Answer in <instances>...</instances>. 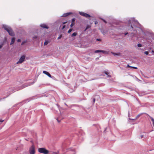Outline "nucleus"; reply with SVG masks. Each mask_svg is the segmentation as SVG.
<instances>
[{
    "label": "nucleus",
    "mask_w": 154,
    "mask_h": 154,
    "mask_svg": "<svg viewBox=\"0 0 154 154\" xmlns=\"http://www.w3.org/2000/svg\"><path fill=\"white\" fill-rule=\"evenodd\" d=\"M3 27L5 30H6L8 33L9 35L11 36L14 35V33L12 29L10 27L6 25H4Z\"/></svg>",
    "instance_id": "obj_1"
},
{
    "label": "nucleus",
    "mask_w": 154,
    "mask_h": 154,
    "mask_svg": "<svg viewBox=\"0 0 154 154\" xmlns=\"http://www.w3.org/2000/svg\"><path fill=\"white\" fill-rule=\"evenodd\" d=\"M38 152L42 153L44 154H48V150L45 149V148H39L38 149Z\"/></svg>",
    "instance_id": "obj_2"
},
{
    "label": "nucleus",
    "mask_w": 154,
    "mask_h": 154,
    "mask_svg": "<svg viewBox=\"0 0 154 154\" xmlns=\"http://www.w3.org/2000/svg\"><path fill=\"white\" fill-rule=\"evenodd\" d=\"M29 152L30 154H35V147L33 145L30 147Z\"/></svg>",
    "instance_id": "obj_3"
},
{
    "label": "nucleus",
    "mask_w": 154,
    "mask_h": 154,
    "mask_svg": "<svg viewBox=\"0 0 154 154\" xmlns=\"http://www.w3.org/2000/svg\"><path fill=\"white\" fill-rule=\"evenodd\" d=\"M25 57L24 55L22 56L20 58L19 61L17 62V64L21 63L25 60Z\"/></svg>",
    "instance_id": "obj_4"
},
{
    "label": "nucleus",
    "mask_w": 154,
    "mask_h": 154,
    "mask_svg": "<svg viewBox=\"0 0 154 154\" xmlns=\"http://www.w3.org/2000/svg\"><path fill=\"white\" fill-rule=\"evenodd\" d=\"M79 14L81 16L87 18L90 17H91L90 15L84 12H79Z\"/></svg>",
    "instance_id": "obj_5"
},
{
    "label": "nucleus",
    "mask_w": 154,
    "mask_h": 154,
    "mask_svg": "<svg viewBox=\"0 0 154 154\" xmlns=\"http://www.w3.org/2000/svg\"><path fill=\"white\" fill-rule=\"evenodd\" d=\"M95 53H97L99 52H102L104 54H106L107 53V52L105 51H103V50H97L95 51Z\"/></svg>",
    "instance_id": "obj_6"
},
{
    "label": "nucleus",
    "mask_w": 154,
    "mask_h": 154,
    "mask_svg": "<svg viewBox=\"0 0 154 154\" xmlns=\"http://www.w3.org/2000/svg\"><path fill=\"white\" fill-rule=\"evenodd\" d=\"M72 13H66L64 14H63L62 16L63 17H66L69 15L71 14Z\"/></svg>",
    "instance_id": "obj_7"
},
{
    "label": "nucleus",
    "mask_w": 154,
    "mask_h": 154,
    "mask_svg": "<svg viewBox=\"0 0 154 154\" xmlns=\"http://www.w3.org/2000/svg\"><path fill=\"white\" fill-rule=\"evenodd\" d=\"M15 38L14 37H13L11 39V42L10 43V45H11L14 44V41H15Z\"/></svg>",
    "instance_id": "obj_8"
},
{
    "label": "nucleus",
    "mask_w": 154,
    "mask_h": 154,
    "mask_svg": "<svg viewBox=\"0 0 154 154\" xmlns=\"http://www.w3.org/2000/svg\"><path fill=\"white\" fill-rule=\"evenodd\" d=\"M41 26L43 28L48 29V27L45 24H42L41 25Z\"/></svg>",
    "instance_id": "obj_9"
},
{
    "label": "nucleus",
    "mask_w": 154,
    "mask_h": 154,
    "mask_svg": "<svg viewBox=\"0 0 154 154\" xmlns=\"http://www.w3.org/2000/svg\"><path fill=\"white\" fill-rule=\"evenodd\" d=\"M111 53L113 54L115 56L117 55V56H120L121 55V54L120 53H114L113 52H112Z\"/></svg>",
    "instance_id": "obj_10"
},
{
    "label": "nucleus",
    "mask_w": 154,
    "mask_h": 154,
    "mask_svg": "<svg viewBox=\"0 0 154 154\" xmlns=\"http://www.w3.org/2000/svg\"><path fill=\"white\" fill-rule=\"evenodd\" d=\"M91 27V26L89 25H87L86 28V29L84 30V31H85L87 29H89V28Z\"/></svg>",
    "instance_id": "obj_11"
},
{
    "label": "nucleus",
    "mask_w": 154,
    "mask_h": 154,
    "mask_svg": "<svg viewBox=\"0 0 154 154\" xmlns=\"http://www.w3.org/2000/svg\"><path fill=\"white\" fill-rule=\"evenodd\" d=\"M146 114V115H147L149 116V117L150 118V119H151L152 121V122H153L154 121V119H153V118L151 117L148 114Z\"/></svg>",
    "instance_id": "obj_12"
},
{
    "label": "nucleus",
    "mask_w": 154,
    "mask_h": 154,
    "mask_svg": "<svg viewBox=\"0 0 154 154\" xmlns=\"http://www.w3.org/2000/svg\"><path fill=\"white\" fill-rule=\"evenodd\" d=\"M144 113H142L141 114H138V115H137L136 116V118H138L141 115H142V114H143Z\"/></svg>",
    "instance_id": "obj_13"
},
{
    "label": "nucleus",
    "mask_w": 154,
    "mask_h": 154,
    "mask_svg": "<svg viewBox=\"0 0 154 154\" xmlns=\"http://www.w3.org/2000/svg\"><path fill=\"white\" fill-rule=\"evenodd\" d=\"M77 35V33L76 32H74L72 35V36L73 37L76 36Z\"/></svg>",
    "instance_id": "obj_14"
},
{
    "label": "nucleus",
    "mask_w": 154,
    "mask_h": 154,
    "mask_svg": "<svg viewBox=\"0 0 154 154\" xmlns=\"http://www.w3.org/2000/svg\"><path fill=\"white\" fill-rule=\"evenodd\" d=\"M75 18H72V20L71 23L74 24V22H75Z\"/></svg>",
    "instance_id": "obj_15"
},
{
    "label": "nucleus",
    "mask_w": 154,
    "mask_h": 154,
    "mask_svg": "<svg viewBox=\"0 0 154 154\" xmlns=\"http://www.w3.org/2000/svg\"><path fill=\"white\" fill-rule=\"evenodd\" d=\"M43 73L44 74H46L47 75H48V72L46 71H43Z\"/></svg>",
    "instance_id": "obj_16"
},
{
    "label": "nucleus",
    "mask_w": 154,
    "mask_h": 154,
    "mask_svg": "<svg viewBox=\"0 0 154 154\" xmlns=\"http://www.w3.org/2000/svg\"><path fill=\"white\" fill-rule=\"evenodd\" d=\"M48 41L47 40V41H46L45 42H44V45H46L48 44Z\"/></svg>",
    "instance_id": "obj_17"
},
{
    "label": "nucleus",
    "mask_w": 154,
    "mask_h": 154,
    "mask_svg": "<svg viewBox=\"0 0 154 154\" xmlns=\"http://www.w3.org/2000/svg\"><path fill=\"white\" fill-rule=\"evenodd\" d=\"M72 30V29H70L68 31V33H70Z\"/></svg>",
    "instance_id": "obj_18"
},
{
    "label": "nucleus",
    "mask_w": 154,
    "mask_h": 154,
    "mask_svg": "<svg viewBox=\"0 0 154 154\" xmlns=\"http://www.w3.org/2000/svg\"><path fill=\"white\" fill-rule=\"evenodd\" d=\"M144 53L146 54V55H148V54H149V53L148 51H145L144 52Z\"/></svg>",
    "instance_id": "obj_19"
},
{
    "label": "nucleus",
    "mask_w": 154,
    "mask_h": 154,
    "mask_svg": "<svg viewBox=\"0 0 154 154\" xmlns=\"http://www.w3.org/2000/svg\"><path fill=\"white\" fill-rule=\"evenodd\" d=\"M137 46L138 47H140L142 46V45L140 44H138L137 45Z\"/></svg>",
    "instance_id": "obj_20"
},
{
    "label": "nucleus",
    "mask_w": 154,
    "mask_h": 154,
    "mask_svg": "<svg viewBox=\"0 0 154 154\" xmlns=\"http://www.w3.org/2000/svg\"><path fill=\"white\" fill-rule=\"evenodd\" d=\"M104 73H105L107 75H108L109 74V73L106 71H105Z\"/></svg>",
    "instance_id": "obj_21"
},
{
    "label": "nucleus",
    "mask_w": 154,
    "mask_h": 154,
    "mask_svg": "<svg viewBox=\"0 0 154 154\" xmlns=\"http://www.w3.org/2000/svg\"><path fill=\"white\" fill-rule=\"evenodd\" d=\"M74 23H71V25H70V26L71 27H72L74 25Z\"/></svg>",
    "instance_id": "obj_22"
},
{
    "label": "nucleus",
    "mask_w": 154,
    "mask_h": 154,
    "mask_svg": "<svg viewBox=\"0 0 154 154\" xmlns=\"http://www.w3.org/2000/svg\"><path fill=\"white\" fill-rule=\"evenodd\" d=\"M131 68H134V69H137V67L131 66Z\"/></svg>",
    "instance_id": "obj_23"
},
{
    "label": "nucleus",
    "mask_w": 154,
    "mask_h": 154,
    "mask_svg": "<svg viewBox=\"0 0 154 154\" xmlns=\"http://www.w3.org/2000/svg\"><path fill=\"white\" fill-rule=\"evenodd\" d=\"M143 135H141L140 137H139V138H140V139H141V138H143Z\"/></svg>",
    "instance_id": "obj_24"
},
{
    "label": "nucleus",
    "mask_w": 154,
    "mask_h": 154,
    "mask_svg": "<svg viewBox=\"0 0 154 154\" xmlns=\"http://www.w3.org/2000/svg\"><path fill=\"white\" fill-rule=\"evenodd\" d=\"M37 38V36H34L33 37V38L34 39Z\"/></svg>",
    "instance_id": "obj_25"
},
{
    "label": "nucleus",
    "mask_w": 154,
    "mask_h": 154,
    "mask_svg": "<svg viewBox=\"0 0 154 154\" xmlns=\"http://www.w3.org/2000/svg\"><path fill=\"white\" fill-rule=\"evenodd\" d=\"M66 26L65 25H63L62 27V29H63Z\"/></svg>",
    "instance_id": "obj_26"
},
{
    "label": "nucleus",
    "mask_w": 154,
    "mask_h": 154,
    "mask_svg": "<svg viewBox=\"0 0 154 154\" xmlns=\"http://www.w3.org/2000/svg\"><path fill=\"white\" fill-rule=\"evenodd\" d=\"M17 41L18 42H21V40L20 39H18L17 40Z\"/></svg>",
    "instance_id": "obj_27"
},
{
    "label": "nucleus",
    "mask_w": 154,
    "mask_h": 154,
    "mask_svg": "<svg viewBox=\"0 0 154 154\" xmlns=\"http://www.w3.org/2000/svg\"><path fill=\"white\" fill-rule=\"evenodd\" d=\"M49 154H52L51 153V152H49ZM53 154H57L56 153H55V152H54L53 153Z\"/></svg>",
    "instance_id": "obj_28"
},
{
    "label": "nucleus",
    "mask_w": 154,
    "mask_h": 154,
    "mask_svg": "<svg viewBox=\"0 0 154 154\" xmlns=\"http://www.w3.org/2000/svg\"><path fill=\"white\" fill-rule=\"evenodd\" d=\"M128 67L130 68L131 67V66H130L128 64L127 66Z\"/></svg>",
    "instance_id": "obj_29"
},
{
    "label": "nucleus",
    "mask_w": 154,
    "mask_h": 154,
    "mask_svg": "<svg viewBox=\"0 0 154 154\" xmlns=\"http://www.w3.org/2000/svg\"><path fill=\"white\" fill-rule=\"evenodd\" d=\"M96 40L97 41H101V40L100 39H96Z\"/></svg>",
    "instance_id": "obj_30"
},
{
    "label": "nucleus",
    "mask_w": 154,
    "mask_h": 154,
    "mask_svg": "<svg viewBox=\"0 0 154 154\" xmlns=\"http://www.w3.org/2000/svg\"><path fill=\"white\" fill-rule=\"evenodd\" d=\"M49 77H51V76L49 73Z\"/></svg>",
    "instance_id": "obj_31"
},
{
    "label": "nucleus",
    "mask_w": 154,
    "mask_h": 154,
    "mask_svg": "<svg viewBox=\"0 0 154 154\" xmlns=\"http://www.w3.org/2000/svg\"><path fill=\"white\" fill-rule=\"evenodd\" d=\"M24 42H22V43H21V45H23L24 44Z\"/></svg>",
    "instance_id": "obj_32"
},
{
    "label": "nucleus",
    "mask_w": 154,
    "mask_h": 154,
    "mask_svg": "<svg viewBox=\"0 0 154 154\" xmlns=\"http://www.w3.org/2000/svg\"><path fill=\"white\" fill-rule=\"evenodd\" d=\"M95 98H94L93 99V102L94 103L95 102Z\"/></svg>",
    "instance_id": "obj_33"
},
{
    "label": "nucleus",
    "mask_w": 154,
    "mask_h": 154,
    "mask_svg": "<svg viewBox=\"0 0 154 154\" xmlns=\"http://www.w3.org/2000/svg\"><path fill=\"white\" fill-rule=\"evenodd\" d=\"M61 36H60L58 38V39H59L60 38H61Z\"/></svg>",
    "instance_id": "obj_34"
},
{
    "label": "nucleus",
    "mask_w": 154,
    "mask_h": 154,
    "mask_svg": "<svg viewBox=\"0 0 154 154\" xmlns=\"http://www.w3.org/2000/svg\"><path fill=\"white\" fill-rule=\"evenodd\" d=\"M103 20L105 23H107L106 22L105 20Z\"/></svg>",
    "instance_id": "obj_35"
},
{
    "label": "nucleus",
    "mask_w": 154,
    "mask_h": 154,
    "mask_svg": "<svg viewBox=\"0 0 154 154\" xmlns=\"http://www.w3.org/2000/svg\"><path fill=\"white\" fill-rule=\"evenodd\" d=\"M3 121V120H0V122H2Z\"/></svg>",
    "instance_id": "obj_36"
},
{
    "label": "nucleus",
    "mask_w": 154,
    "mask_h": 154,
    "mask_svg": "<svg viewBox=\"0 0 154 154\" xmlns=\"http://www.w3.org/2000/svg\"><path fill=\"white\" fill-rule=\"evenodd\" d=\"M2 47V45H0V48H1Z\"/></svg>",
    "instance_id": "obj_37"
},
{
    "label": "nucleus",
    "mask_w": 154,
    "mask_h": 154,
    "mask_svg": "<svg viewBox=\"0 0 154 154\" xmlns=\"http://www.w3.org/2000/svg\"><path fill=\"white\" fill-rule=\"evenodd\" d=\"M152 124L153 126L154 127V121L153 122H152Z\"/></svg>",
    "instance_id": "obj_38"
},
{
    "label": "nucleus",
    "mask_w": 154,
    "mask_h": 154,
    "mask_svg": "<svg viewBox=\"0 0 154 154\" xmlns=\"http://www.w3.org/2000/svg\"><path fill=\"white\" fill-rule=\"evenodd\" d=\"M66 23V22H63V24H65V23Z\"/></svg>",
    "instance_id": "obj_39"
},
{
    "label": "nucleus",
    "mask_w": 154,
    "mask_h": 154,
    "mask_svg": "<svg viewBox=\"0 0 154 154\" xmlns=\"http://www.w3.org/2000/svg\"><path fill=\"white\" fill-rule=\"evenodd\" d=\"M131 28L132 29H133V26H132L131 25Z\"/></svg>",
    "instance_id": "obj_40"
},
{
    "label": "nucleus",
    "mask_w": 154,
    "mask_h": 154,
    "mask_svg": "<svg viewBox=\"0 0 154 154\" xmlns=\"http://www.w3.org/2000/svg\"><path fill=\"white\" fill-rule=\"evenodd\" d=\"M108 77H111V76L110 75H108Z\"/></svg>",
    "instance_id": "obj_41"
},
{
    "label": "nucleus",
    "mask_w": 154,
    "mask_h": 154,
    "mask_svg": "<svg viewBox=\"0 0 154 154\" xmlns=\"http://www.w3.org/2000/svg\"><path fill=\"white\" fill-rule=\"evenodd\" d=\"M128 34V33H126L125 34V35H126Z\"/></svg>",
    "instance_id": "obj_42"
},
{
    "label": "nucleus",
    "mask_w": 154,
    "mask_h": 154,
    "mask_svg": "<svg viewBox=\"0 0 154 154\" xmlns=\"http://www.w3.org/2000/svg\"><path fill=\"white\" fill-rule=\"evenodd\" d=\"M57 121H58V122H60V121H58V119H57Z\"/></svg>",
    "instance_id": "obj_43"
},
{
    "label": "nucleus",
    "mask_w": 154,
    "mask_h": 154,
    "mask_svg": "<svg viewBox=\"0 0 154 154\" xmlns=\"http://www.w3.org/2000/svg\"><path fill=\"white\" fill-rule=\"evenodd\" d=\"M152 52H154V51H152Z\"/></svg>",
    "instance_id": "obj_44"
}]
</instances>
